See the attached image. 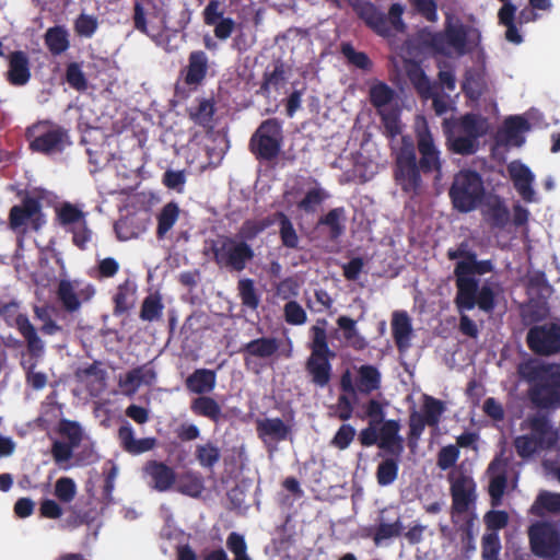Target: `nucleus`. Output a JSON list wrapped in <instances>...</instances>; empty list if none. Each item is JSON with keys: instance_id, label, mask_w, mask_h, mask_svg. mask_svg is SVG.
<instances>
[{"instance_id": "nucleus-1", "label": "nucleus", "mask_w": 560, "mask_h": 560, "mask_svg": "<svg viewBox=\"0 0 560 560\" xmlns=\"http://www.w3.org/2000/svg\"><path fill=\"white\" fill-rule=\"evenodd\" d=\"M443 159L428 127L418 130L416 144L408 136L401 137V144L395 152L393 175L401 191L411 197L420 195L422 175L442 178Z\"/></svg>"}, {"instance_id": "nucleus-2", "label": "nucleus", "mask_w": 560, "mask_h": 560, "mask_svg": "<svg viewBox=\"0 0 560 560\" xmlns=\"http://www.w3.org/2000/svg\"><path fill=\"white\" fill-rule=\"evenodd\" d=\"M493 271L491 260H478L477 254L469 255V261H457L454 268L458 311H471L476 306L486 314H492L497 306V292L489 283L479 287L476 275L483 276Z\"/></svg>"}, {"instance_id": "nucleus-3", "label": "nucleus", "mask_w": 560, "mask_h": 560, "mask_svg": "<svg viewBox=\"0 0 560 560\" xmlns=\"http://www.w3.org/2000/svg\"><path fill=\"white\" fill-rule=\"evenodd\" d=\"M528 390L532 404L539 409L560 408V364H540L532 369Z\"/></svg>"}, {"instance_id": "nucleus-4", "label": "nucleus", "mask_w": 560, "mask_h": 560, "mask_svg": "<svg viewBox=\"0 0 560 560\" xmlns=\"http://www.w3.org/2000/svg\"><path fill=\"white\" fill-rule=\"evenodd\" d=\"M481 34L478 28L462 23L459 20H446L444 30L432 36V48L443 55L447 48H452L457 55L463 56L474 50L480 43Z\"/></svg>"}, {"instance_id": "nucleus-5", "label": "nucleus", "mask_w": 560, "mask_h": 560, "mask_svg": "<svg viewBox=\"0 0 560 560\" xmlns=\"http://www.w3.org/2000/svg\"><path fill=\"white\" fill-rule=\"evenodd\" d=\"M310 331L312 335L311 354L306 360L305 369L316 386L325 387L331 380L330 360L336 358V353L328 346L327 332L324 327L314 325Z\"/></svg>"}, {"instance_id": "nucleus-6", "label": "nucleus", "mask_w": 560, "mask_h": 560, "mask_svg": "<svg viewBox=\"0 0 560 560\" xmlns=\"http://www.w3.org/2000/svg\"><path fill=\"white\" fill-rule=\"evenodd\" d=\"M453 208L462 213L475 210L485 197L482 177L472 170L459 171L448 190Z\"/></svg>"}, {"instance_id": "nucleus-7", "label": "nucleus", "mask_w": 560, "mask_h": 560, "mask_svg": "<svg viewBox=\"0 0 560 560\" xmlns=\"http://www.w3.org/2000/svg\"><path fill=\"white\" fill-rule=\"evenodd\" d=\"M209 250L220 268L235 272H242L255 256L254 249L248 243L231 236L211 241Z\"/></svg>"}, {"instance_id": "nucleus-8", "label": "nucleus", "mask_w": 560, "mask_h": 560, "mask_svg": "<svg viewBox=\"0 0 560 560\" xmlns=\"http://www.w3.org/2000/svg\"><path fill=\"white\" fill-rule=\"evenodd\" d=\"M450 493L452 498L451 505V521L452 523H459L470 516L472 520L477 518L476 509V482L465 474L453 476L448 475Z\"/></svg>"}, {"instance_id": "nucleus-9", "label": "nucleus", "mask_w": 560, "mask_h": 560, "mask_svg": "<svg viewBox=\"0 0 560 560\" xmlns=\"http://www.w3.org/2000/svg\"><path fill=\"white\" fill-rule=\"evenodd\" d=\"M25 137L33 152L54 154L62 152L69 144L65 128L50 121H38L26 129Z\"/></svg>"}, {"instance_id": "nucleus-10", "label": "nucleus", "mask_w": 560, "mask_h": 560, "mask_svg": "<svg viewBox=\"0 0 560 560\" xmlns=\"http://www.w3.org/2000/svg\"><path fill=\"white\" fill-rule=\"evenodd\" d=\"M283 142L282 124L278 118L264 120L249 140L250 152L261 161H272L281 152Z\"/></svg>"}, {"instance_id": "nucleus-11", "label": "nucleus", "mask_w": 560, "mask_h": 560, "mask_svg": "<svg viewBox=\"0 0 560 560\" xmlns=\"http://www.w3.org/2000/svg\"><path fill=\"white\" fill-rule=\"evenodd\" d=\"M532 552L541 559H553L560 553L558 523L537 521L527 530Z\"/></svg>"}, {"instance_id": "nucleus-12", "label": "nucleus", "mask_w": 560, "mask_h": 560, "mask_svg": "<svg viewBox=\"0 0 560 560\" xmlns=\"http://www.w3.org/2000/svg\"><path fill=\"white\" fill-rule=\"evenodd\" d=\"M46 223L40 198L26 194L20 205L13 206L9 211V225L13 231L30 226L39 231Z\"/></svg>"}, {"instance_id": "nucleus-13", "label": "nucleus", "mask_w": 560, "mask_h": 560, "mask_svg": "<svg viewBox=\"0 0 560 560\" xmlns=\"http://www.w3.org/2000/svg\"><path fill=\"white\" fill-rule=\"evenodd\" d=\"M95 293L94 284L82 279H61L56 291L58 301L68 313L78 312L82 304L94 298Z\"/></svg>"}, {"instance_id": "nucleus-14", "label": "nucleus", "mask_w": 560, "mask_h": 560, "mask_svg": "<svg viewBox=\"0 0 560 560\" xmlns=\"http://www.w3.org/2000/svg\"><path fill=\"white\" fill-rule=\"evenodd\" d=\"M381 387V373L378 369L372 364H363L357 370L353 378L349 370L345 371L340 377V389L345 394H349L354 399L358 395H370Z\"/></svg>"}, {"instance_id": "nucleus-15", "label": "nucleus", "mask_w": 560, "mask_h": 560, "mask_svg": "<svg viewBox=\"0 0 560 560\" xmlns=\"http://www.w3.org/2000/svg\"><path fill=\"white\" fill-rule=\"evenodd\" d=\"M526 343L538 355L560 353V326L550 323L530 327L526 335Z\"/></svg>"}, {"instance_id": "nucleus-16", "label": "nucleus", "mask_w": 560, "mask_h": 560, "mask_svg": "<svg viewBox=\"0 0 560 560\" xmlns=\"http://www.w3.org/2000/svg\"><path fill=\"white\" fill-rule=\"evenodd\" d=\"M45 353L46 346L43 339L25 346V349L20 353V365L25 373L26 383L36 390L43 389L48 381L44 372L35 371L38 363L44 359Z\"/></svg>"}, {"instance_id": "nucleus-17", "label": "nucleus", "mask_w": 560, "mask_h": 560, "mask_svg": "<svg viewBox=\"0 0 560 560\" xmlns=\"http://www.w3.org/2000/svg\"><path fill=\"white\" fill-rule=\"evenodd\" d=\"M20 304L10 301L0 305V317L9 327H14L25 341V346L42 340L37 329L26 314L20 313Z\"/></svg>"}, {"instance_id": "nucleus-18", "label": "nucleus", "mask_w": 560, "mask_h": 560, "mask_svg": "<svg viewBox=\"0 0 560 560\" xmlns=\"http://www.w3.org/2000/svg\"><path fill=\"white\" fill-rule=\"evenodd\" d=\"M524 424L541 450L548 451L556 446L559 440V433L558 430L553 428L548 413L537 411L534 415H529L525 419Z\"/></svg>"}, {"instance_id": "nucleus-19", "label": "nucleus", "mask_w": 560, "mask_h": 560, "mask_svg": "<svg viewBox=\"0 0 560 560\" xmlns=\"http://www.w3.org/2000/svg\"><path fill=\"white\" fill-rule=\"evenodd\" d=\"M364 415L357 413L360 419L369 418V425L362 429L359 433L358 440L363 447H370L374 444L378 445L380 431L377 432V424L384 421L385 412L383 405L376 399H370L363 405Z\"/></svg>"}, {"instance_id": "nucleus-20", "label": "nucleus", "mask_w": 560, "mask_h": 560, "mask_svg": "<svg viewBox=\"0 0 560 560\" xmlns=\"http://www.w3.org/2000/svg\"><path fill=\"white\" fill-rule=\"evenodd\" d=\"M508 460L501 456H495L487 468L490 476L488 492L491 499V506L501 504L508 486Z\"/></svg>"}, {"instance_id": "nucleus-21", "label": "nucleus", "mask_w": 560, "mask_h": 560, "mask_svg": "<svg viewBox=\"0 0 560 560\" xmlns=\"http://www.w3.org/2000/svg\"><path fill=\"white\" fill-rule=\"evenodd\" d=\"M210 70L209 57L203 50H192L188 55V63L182 70L184 82L197 88L203 83Z\"/></svg>"}, {"instance_id": "nucleus-22", "label": "nucleus", "mask_w": 560, "mask_h": 560, "mask_svg": "<svg viewBox=\"0 0 560 560\" xmlns=\"http://www.w3.org/2000/svg\"><path fill=\"white\" fill-rule=\"evenodd\" d=\"M120 447L130 455H140L152 451L158 443L153 436L136 439L132 425L125 421L117 431Z\"/></svg>"}, {"instance_id": "nucleus-23", "label": "nucleus", "mask_w": 560, "mask_h": 560, "mask_svg": "<svg viewBox=\"0 0 560 560\" xmlns=\"http://www.w3.org/2000/svg\"><path fill=\"white\" fill-rule=\"evenodd\" d=\"M257 436L265 445L285 441L291 434V427L281 418H264L256 421Z\"/></svg>"}, {"instance_id": "nucleus-24", "label": "nucleus", "mask_w": 560, "mask_h": 560, "mask_svg": "<svg viewBox=\"0 0 560 560\" xmlns=\"http://www.w3.org/2000/svg\"><path fill=\"white\" fill-rule=\"evenodd\" d=\"M508 172L514 188L526 202H533L535 190L533 189L534 174L528 166L521 162H511Z\"/></svg>"}, {"instance_id": "nucleus-25", "label": "nucleus", "mask_w": 560, "mask_h": 560, "mask_svg": "<svg viewBox=\"0 0 560 560\" xmlns=\"http://www.w3.org/2000/svg\"><path fill=\"white\" fill-rule=\"evenodd\" d=\"M156 380V372L148 364L137 366L119 377L118 385L127 395H135L141 385L151 386Z\"/></svg>"}, {"instance_id": "nucleus-26", "label": "nucleus", "mask_w": 560, "mask_h": 560, "mask_svg": "<svg viewBox=\"0 0 560 560\" xmlns=\"http://www.w3.org/2000/svg\"><path fill=\"white\" fill-rule=\"evenodd\" d=\"M281 340L276 337H260L243 345L241 352L244 353L245 364L248 365L249 358L269 360L277 355Z\"/></svg>"}, {"instance_id": "nucleus-27", "label": "nucleus", "mask_w": 560, "mask_h": 560, "mask_svg": "<svg viewBox=\"0 0 560 560\" xmlns=\"http://www.w3.org/2000/svg\"><path fill=\"white\" fill-rule=\"evenodd\" d=\"M355 11L359 18L376 34L381 36H388L390 34L392 27L389 26L387 16L372 2L366 1L360 3L355 8Z\"/></svg>"}, {"instance_id": "nucleus-28", "label": "nucleus", "mask_w": 560, "mask_h": 560, "mask_svg": "<svg viewBox=\"0 0 560 560\" xmlns=\"http://www.w3.org/2000/svg\"><path fill=\"white\" fill-rule=\"evenodd\" d=\"M400 425L396 420L383 421L380 428L378 447L386 453L400 457L404 452V440L399 435Z\"/></svg>"}, {"instance_id": "nucleus-29", "label": "nucleus", "mask_w": 560, "mask_h": 560, "mask_svg": "<svg viewBox=\"0 0 560 560\" xmlns=\"http://www.w3.org/2000/svg\"><path fill=\"white\" fill-rule=\"evenodd\" d=\"M143 471L152 479L153 488L160 492L170 490L176 481L175 470L163 462L148 460Z\"/></svg>"}, {"instance_id": "nucleus-30", "label": "nucleus", "mask_w": 560, "mask_h": 560, "mask_svg": "<svg viewBox=\"0 0 560 560\" xmlns=\"http://www.w3.org/2000/svg\"><path fill=\"white\" fill-rule=\"evenodd\" d=\"M7 79L14 86H23L31 79L30 59L22 50L12 51L9 55V70Z\"/></svg>"}, {"instance_id": "nucleus-31", "label": "nucleus", "mask_w": 560, "mask_h": 560, "mask_svg": "<svg viewBox=\"0 0 560 560\" xmlns=\"http://www.w3.org/2000/svg\"><path fill=\"white\" fill-rule=\"evenodd\" d=\"M190 410L195 416L209 419L214 424L226 420L220 404L211 396L202 395L190 401Z\"/></svg>"}, {"instance_id": "nucleus-32", "label": "nucleus", "mask_w": 560, "mask_h": 560, "mask_svg": "<svg viewBox=\"0 0 560 560\" xmlns=\"http://www.w3.org/2000/svg\"><path fill=\"white\" fill-rule=\"evenodd\" d=\"M346 209L343 207H337L322 215L318 219L316 226H326L328 229V240L331 242H338L346 232Z\"/></svg>"}, {"instance_id": "nucleus-33", "label": "nucleus", "mask_w": 560, "mask_h": 560, "mask_svg": "<svg viewBox=\"0 0 560 560\" xmlns=\"http://www.w3.org/2000/svg\"><path fill=\"white\" fill-rule=\"evenodd\" d=\"M217 385L215 371L209 369H197L185 381L186 388L199 396L211 393Z\"/></svg>"}, {"instance_id": "nucleus-34", "label": "nucleus", "mask_w": 560, "mask_h": 560, "mask_svg": "<svg viewBox=\"0 0 560 560\" xmlns=\"http://www.w3.org/2000/svg\"><path fill=\"white\" fill-rule=\"evenodd\" d=\"M456 126L462 133L470 136L477 140L486 136L490 128L488 118L475 113H466L460 116Z\"/></svg>"}, {"instance_id": "nucleus-35", "label": "nucleus", "mask_w": 560, "mask_h": 560, "mask_svg": "<svg viewBox=\"0 0 560 560\" xmlns=\"http://www.w3.org/2000/svg\"><path fill=\"white\" fill-rule=\"evenodd\" d=\"M180 209L178 203L170 201L165 203L156 214L155 236L159 241L164 240L179 219Z\"/></svg>"}, {"instance_id": "nucleus-36", "label": "nucleus", "mask_w": 560, "mask_h": 560, "mask_svg": "<svg viewBox=\"0 0 560 560\" xmlns=\"http://www.w3.org/2000/svg\"><path fill=\"white\" fill-rule=\"evenodd\" d=\"M392 332L396 347L404 351L410 347V337L412 327L410 318L406 312H396L392 319Z\"/></svg>"}, {"instance_id": "nucleus-37", "label": "nucleus", "mask_w": 560, "mask_h": 560, "mask_svg": "<svg viewBox=\"0 0 560 560\" xmlns=\"http://www.w3.org/2000/svg\"><path fill=\"white\" fill-rule=\"evenodd\" d=\"M338 328L342 331V338L348 347L362 351L368 347L366 339L357 328V320L342 315L337 318Z\"/></svg>"}, {"instance_id": "nucleus-38", "label": "nucleus", "mask_w": 560, "mask_h": 560, "mask_svg": "<svg viewBox=\"0 0 560 560\" xmlns=\"http://www.w3.org/2000/svg\"><path fill=\"white\" fill-rule=\"evenodd\" d=\"M198 104L187 109L191 121L202 128H212L215 104L212 98H198Z\"/></svg>"}, {"instance_id": "nucleus-39", "label": "nucleus", "mask_w": 560, "mask_h": 560, "mask_svg": "<svg viewBox=\"0 0 560 560\" xmlns=\"http://www.w3.org/2000/svg\"><path fill=\"white\" fill-rule=\"evenodd\" d=\"M487 82L485 75L477 70H467L462 83V91L465 96L472 101L478 102L487 91Z\"/></svg>"}, {"instance_id": "nucleus-40", "label": "nucleus", "mask_w": 560, "mask_h": 560, "mask_svg": "<svg viewBox=\"0 0 560 560\" xmlns=\"http://www.w3.org/2000/svg\"><path fill=\"white\" fill-rule=\"evenodd\" d=\"M516 10L517 8L515 4L504 3L498 12V20L501 25L506 27V40L518 45L523 42V37L520 34L515 22Z\"/></svg>"}, {"instance_id": "nucleus-41", "label": "nucleus", "mask_w": 560, "mask_h": 560, "mask_svg": "<svg viewBox=\"0 0 560 560\" xmlns=\"http://www.w3.org/2000/svg\"><path fill=\"white\" fill-rule=\"evenodd\" d=\"M44 42L51 55L59 56L70 46L69 33L60 25L49 27L44 35Z\"/></svg>"}, {"instance_id": "nucleus-42", "label": "nucleus", "mask_w": 560, "mask_h": 560, "mask_svg": "<svg viewBox=\"0 0 560 560\" xmlns=\"http://www.w3.org/2000/svg\"><path fill=\"white\" fill-rule=\"evenodd\" d=\"M485 217L492 229L503 230L509 224L511 215L504 201L497 197L488 203Z\"/></svg>"}, {"instance_id": "nucleus-43", "label": "nucleus", "mask_w": 560, "mask_h": 560, "mask_svg": "<svg viewBox=\"0 0 560 560\" xmlns=\"http://www.w3.org/2000/svg\"><path fill=\"white\" fill-rule=\"evenodd\" d=\"M530 514L544 517L546 513L560 512V493L540 491L529 510Z\"/></svg>"}, {"instance_id": "nucleus-44", "label": "nucleus", "mask_w": 560, "mask_h": 560, "mask_svg": "<svg viewBox=\"0 0 560 560\" xmlns=\"http://www.w3.org/2000/svg\"><path fill=\"white\" fill-rule=\"evenodd\" d=\"M446 145L451 152L464 156L475 154L479 149L478 140L465 133L455 136L448 132L446 135Z\"/></svg>"}, {"instance_id": "nucleus-45", "label": "nucleus", "mask_w": 560, "mask_h": 560, "mask_svg": "<svg viewBox=\"0 0 560 560\" xmlns=\"http://www.w3.org/2000/svg\"><path fill=\"white\" fill-rule=\"evenodd\" d=\"M273 218L275 221L279 222V236L282 245L290 249H296L299 247L300 237L290 218L282 211H277Z\"/></svg>"}, {"instance_id": "nucleus-46", "label": "nucleus", "mask_w": 560, "mask_h": 560, "mask_svg": "<svg viewBox=\"0 0 560 560\" xmlns=\"http://www.w3.org/2000/svg\"><path fill=\"white\" fill-rule=\"evenodd\" d=\"M195 457L202 468L212 470L221 459V451L214 442L207 441L196 446Z\"/></svg>"}, {"instance_id": "nucleus-47", "label": "nucleus", "mask_w": 560, "mask_h": 560, "mask_svg": "<svg viewBox=\"0 0 560 560\" xmlns=\"http://www.w3.org/2000/svg\"><path fill=\"white\" fill-rule=\"evenodd\" d=\"M238 296L242 305L250 311H256L260 304V294L255 282L250 278L240 279L237 282Z\"/></svg>"}, {"instance_id": "nucleus-48", "label": "nucleus", "mask_w": 560, "mask_h": 560, "mask_svg": "<svg viewBox=\"0 0 560 560\" xmlns=\"http://www.w3.org/2000/svg\"><path fill=\"white\" fill-rule=\"evenodd\" d=\"M394 97L395 91L382 81H376L369 90L370 103L378 110L389 104Z\"/></svg>"}, {"instance_id": "nucleus-49", "label": "nucleus", "mask_w": 560, "mask_h": 560, "mask_svg": "<svg viewBox=\"0 0 560 560\" xmlns=\"http://www.w3.org/2000/svg\"><path fill=\"white\" fill-rule=\"evenodd\" d=\"M399 457L382 460L376 469V480L382 487L392 485L398 476Z\"/></svg>"}, {"instance_id": "nucleus-50", "label": "nucleus", "mask_w": 560, "mask_h": 560, "mask_svg": "<svg viewBox=\"0 0 560 560\" xmlns=\"http://www.w3.org/2000/svg\"><path fill=\"white\" fill-rule=\"evenodd\" d=\"M445 410L444 402L432 396L424 395L422 405V417L429 422V427H436Z\"/></svg>"}, {"instance_id": "nucleus-51", "label": "nucleus", "mask_w": 560, "mask_h": 560, "mask_svg": "<svg viewBox=\"0 0 560 560\" xmlns=\"http://www.w3.org/2000/svg\"><path fill=\"white\" fill-rule=\"evenodd\" d=\"M275 220L269 218L262 220H245L238 230L241 241L248 242L256 238L261 232L269 228Z\"/></svg>"}, {"instance_id": "nucleus-52", "label": "nucleus", "mask_w": 560, "mask_h": 560, "mask_svg": "<svg viewBox=\"0 0 560 560\" xmlns=\"http://www.w3.org/2000/svg\"><path fill=\"white\" fill-rule=\"evenodd\" d=\"M203 488L202 478L195 472H186L182 475L177 483L178 492L194 498L199 497Z\"/></svg>"}, {"instance_id": "nucleus-53", "label": "nucleus", "mask_w": 560, "mask_h": 560, "mask_svg": "<svg viewBox=\"0 0 560 560\" xmlns=\"http://www.w3.org/2000/svg\"><path fill=\"white\" fill-rule=\"evenodd\" d=\"M341 54L348 60V62L358 69L363 71H371L373 69V62L371 58L364 51H358L349 43L341 45Z\"/></svg>"}, {"instance_id": "nucleus-54", "label": "nucleus", "mask_w": 560, "mask_h": 560, "mask_svg": "<svg viewBox=\"0 0 560 560\" xmlns=\"http://www.w3.org/2000/svg\"><path fill=\"white\" fill-rule=\"evenodd\" d=\"M57 432L59 435L68 440V443L79 446L83 439V430L79 422L61 419L57 427Z\"/></svg>"}, {"instance_id": "nucleus-55", "label": "nucleus", "mask_w": 560, "mask_h": 560, "mask_svg": "<svg viewBox=\"0 0 560 560\" xmlns=\"http://www.w3.org/2000/svg\"><path fill=\"white\" fill-rule=\"evenodd\" d=\"M475 521L476 520H472L470 516L469 518L463 520L459 523H453V525L456 527V530L460 534L462 549L465 553H469L476 549L474 537Z\"/></svg>"}, {"instance_id": "nucleus-56", "label": "nucleus", "mask_w": 560, "mask_h": 560, "mask_svg": "<svg viewBox=\"0 0 560 560\" xmlns=\"http://www.w3.org/2000/svg\"><path fill=\"white\" fill-rule=\"evenodd\" d=\"M164 305L160 295H148L141 305L140 318L147 322L158 320L162 316Z\"/></svg>"}, {"instance_id": "nucleus-57", "label": "nucleus", "mask_w": 560, "mask_h": 560, "mask_svg": "<svg viewBox=\"0 0 560 560\" xmlns=\"http://www.w3.org/2000/svg\"><path fill=\"white\" fill-rule=\"evenodd\" d=\"M57 220L62 226L80 224L85 220V214L74 205L65 202L57 209Z\"/></svg>"}, {"instance_id": "nucleus-58", "label": "nucleus", "mask_w": 560, "mask_h": 560, "mask_svg": "<svg viewBox=\"0 0 560 560\" xmlns=\"http://www.w3.org/2000/svg\"><path fill=\"white\" fill-rule=\"evenodd\" d=\"M329 195L323 188H312L306 191L305 196L299 201V209L306 213H314Z\"/></svg>"}, {"instance_id": "nucleus-59", "label": "nucleus", "mask_w": 560, "mask_h": 560, "mask_svg": "<svg viewBox=\"0 0 560 560\" xmlns=\"http://www.w3.org/2000/svg\"><path fill=\"white\" fill-rule=\"evenodd\" d=\"M429 422L418 411H412L409 416L408 446L413 450L418 446V442Z\"/></svg>"}, {"instance_id": "nucleus-60", "label": "nucleus", "mask_w": 560, "mask_h": 560, "mask_svg": "<svg viewBox=\"0 0 560 560\" xmlns=\"http://www.w3.org/2000/svg\"><path fill=\"white\" fill-rule=\"evenodd\" d=\"M54 495L65 504L71 503L77 495V485L70 477H60L55 482Z\"/></svg>"}, {"instance_id": "nucleus-61", "label": "nucleus", "mask_w": 560, "mask_h": 560, "mask_svg": "<svg viewBox=\"0 0 560 560\" xmlns=\"http://www.w3.org/2000/svg\"><path fill=\"white\" fill-rule=\"evenodd\" d=\"M501 541L498 533L489 532L481 539V557L483 560H500Z\"/></svg>"}, {"instance_id": "nucleus-62", "label": "nucleus", "mask_w": 560, "mask_h": 560, "mask_svg": "<svg viewBox=\"0 0 560 560\" xmlns=\"http://www.w3.org/2000/svg\"><path fill=\"white\" fill-rule=\"evenodd\" d=\"M66 81L75 91L83 92L88 89V79L80 63L70 62L66 68Z\"/></svg>"}, {"instance_id": "nucleus-63", "label": "nucleus", "mask_w": 560, "mask_h": 560, "mask_svg": "<svg viewBox=\"0 0 560 560\" xmlns=\"http://www.w3.org/2000/svg\"><path fill=\"white\" fill-rule=\"evenodd\" d=\"M402 529L404 526L399 518H397L394 523H380L373 534V540L376 545H380L383 540L400 536Z\"/></svg>"}, {"instance_id": "nucleus-64", "label": "nucleus", "mask_w": 560, "mask_h": 560, "mask_svg": "<svg viewBox=\"0 0 560 560\" xmlns=\"http://www.w3.org/2000/svg\"><path fill=\"white\" fill-rule=\"evenodd\" d=\"M226 547L234 555V560H252L247 555V545L242 534L230 533L226 538Z\"/></svg>"}]
</instances>
